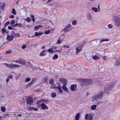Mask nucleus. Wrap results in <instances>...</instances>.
<instances>
[{"instance_id": "nucleus-19", "label": "nucleus", "mask_w": 120, "mask_h": 120, "mask_svg": "<svg viewBox=\"0 0 120 120\" xmlns=\"http://www.w3.org/2000/svg\"><path fill=\"white\" fill-rule=\"evenodd\" d=\"M63 89L67 92H69V90L66 86V85H63L62 86Z\"/></svg>"}, {"instance_id": "nucleus-1", "label": "nucleus", "mask_w": 120, "mask_h": 120, "mask_svg": "<svg viewBox=\"0 0 120 120\" xmlns=\"http://www.w3.org/2000/svg\"><path fill=\"white\" fill-rule=\"evenodd\" d=\"M114 85L113 82H111L106 85L104 88V93H108L114 87Z\"/></svg>"}, {"instance_id": "nucleus-15", "label": "nucleus", "mask_w": 120, "mask_h": 120, "mask_svg": "<svg viewBox=\"0 0 120 120\" xmlns=\"http://www.w3.org/2000/svg\"><path fill=\"white\" fill-rule=\"evenodd\" d=\"M41 106L42 109H48V107L44 103H43L41 104Z\"/></svg>"}, {"instance_id": "nucleus-58", "label": "nucleus", "mask_w": 120, "mask_h": 120, "mask_svg": "<svg viewBox=\"0 0 120 120\" xmlns=\"http://www.w3.org/2000/svg\"><path fill=\"white\" fill-rule=\"evenodd\" d=\"M14 17V16L13 15H11L10 16V17L11 18H13Z\"/></svg>"}, {"instance_id": "nucleus-35", "label": "nucleus", "mask_w": 120, "mask_h": 120, "mask_svg": "<svg viewBox=\"0 0 120 120\" xmlns=\"http://www.w3.org/2000/svg\"><path fill=\"white\" fill-rule=\"evenodd\" d=\"M54 80L52 79H49V84H53V83Z\"/></svg>"}, {"instance_id": "nucleus-46", "label": "nucleus", "mask_w": 120, "mask_h": 120, "mask_svg": "<svg viewBox=\"0 0 120 120\" xmlns=\"http://www.w3.org/2000/svg\"><path fill=\"white\" fill-rule=\"evenodd\" d=\"M108 41V40L107 39H103L101 40V41H100V42H103L105 41Z\"/></svg>"}, {"instance_id": "nucleus-55", "label": "nucleus", "mask_w": 120, "mask_h": 120, "mask_svg": "<svg viewBox=\"0 0 120 120\" xmlns=\"http://www.w3.org/2000/svg\"><path fill=\"white\" fill-rule=\"evenodd\" d=\"M41 101L40 100L38 101H37V105H39Z\"/></svg>"}, {"instance_id": "nucleus-33", "label": "nucleus", "mask_w": 120, "mask_h": 120, "mask_svg": "<svg viewBox=\"0 0 120 120\" xmlns=\"http://www.w3.org/2000/svg\"><path fill=\"white\" fill-rule=\"evenodd\" d=\"M1 110L3 112H4L6 110V109L4 106H2L1 108Z\"/></svg>"}, {"instance_id": "nucleus-51", "label": "nucleus", "mask_w": 120, "mask_h": 120, "mask_svg": "<svg viewBox=\"0 0 120 120\" xmlns=\"http://www.w3.org/2000/svg\"><path fill=\"white\" fill-rule=\"evenodd\" d=\"M50 30H48L46 31L45 32V34H49V32H50Z\"/></svg>"}, {"instance_id": "nucleus-14", "label": "nucleus", "mask_w": 120, "mask_h": 120, "mask_svg": "<svg viewBox=\"0 0 120 120\" xmlns=\"http://www.w3.org/2000/svg\"><path fill=\"white\" fill-rule=\"evenodd\" d=\"M86 85H89L93 83V81L92 79H86Z\"/></svg>"}, {"instance_id": "nucleus-10", "label": "nucleus", "mask_w": 120, "mask_h": 120, "mask_svg": "<svg viewBox=\"0 0 120 120\" xmlns=\"http://www.w3.org/2000/svg\"><path fill=\"white\" fill-rule=\"evenodd\" d=\"M114 23L116 26H120V18L119 17L116 18L115 21Z\"/></svg>"}, {"instance_id": "nucleus-29", "label": "nucleus", "mask_w": 120, "mask_h": 120, "mask_svg": "<svg viewBox=\"0 0 120 120\" xmlns=\"http://www.w3.org/2000/svg\"><path fill=\"white\" fill-rule=\"evenodd\" d=\"M99 70L101 72H103L105 71V68L104 67H101L100 68Z\"/></svg>"}, {"instance_id": "nucleus-27", "label": "nucleus", "mask_w": 120, "mask_h": 120, "mask_svg": "<svg viewBox=\"0 0 120 120\" xmlns=\"http://www.w3.org/2000/svg\"><path fill=\"white\" fill-rule=\"evenodd\" d=\"M42 32H36L35 33V36H38L39 35H40L42 34Z\"/></svg>"}, {"instance_id": "nucleus-20", "label": "nucleus", "mask_w": 120, "mask_h": 120, "mask_svg": "<svg viewBox=\"0 0 120 120\" xmlns=\"http://www.w3.org/2000/svg\"><path fill=\"white\" fill-rule=\"evenodd\" d=\"M87 19L89 20H90L92 19V17L90 13H88L87 15Z\"/></svg>"}, {"instance_id": "nucleus-53", "label": "nucleus", "mask_w": 120, "mask_h": 120, "mask_svg": "<svg viewBox=\"0 0 120 120\" xmlns=\"http://www.w3.org/2000/svg\"><path fill=\"white\" fill-rule=\"evenodd\" d=\"M26 47V45L24 44L23 45L22 47V49H25Z\"/></svg>"}, {"instance_id": "nucleus-39", "label": "nucleus", "mask_w": 120, "mask_h": 120, "mask_svg": "<svg viewBox=\"0 0 120 120\" xmlns=\"http://www.w3.org/2000/svg\"><path fill=\"white\" fill-rule=\"evenodd\" d=\"M31 17L32 18V20L33 22H34L35 21V20L34 15H31Z\"/></svg>"}, {"instance_id": "nucleus-25", "label": "nucleus", "mask_w": 120, "mask_h": 120, "mask_svg": "<svg viewBox=\"0 0 120 120\" xmlns=\"http://www.w3.org/2000/svg\"><path fill=\"white\" fill-rule=\"evenodd\" d=\"M80 114L79 113H77L75 115V120H78Z\"/></svg>"}, {"instance_id": "nucleus-59", "label": "nucleus", "mask_w": 120, "mask_h": 120, "mask_svg": "<svg viewBox=\"0 0 120 120\" xmlns=\"http://www.w3.org/2000/svg\"><path fill=\"white\" fill-rule=\"evenodd\" d=\"M10 23V22L9 21H8L6 22L5 24H6V25L7 26Z\"/></svg>"}, {"instance_id": "nucleus-56", "label": "nucleus", "mask_w": 120, "mask_h": 120, "mask_svg": "<svg viewBox=\"0 0 120 120\" xmlns=\"http://www.w3.org/2000/svg\"><path fill=\"white\" fill-rule=\"evenodd\" d=\"M33 80H32V81L31 82H30V83H29L28 85H27V86H30L33 83Z\"/></svg>"}, {"instance_id": "nucleus-61", "label": "nucleus", "mask_w": 120, "mask_h": 120, "mask_svg": "<svg viewBox=\"0 0 120 120\" xmlns=\"http://www.w3.org/2000/svg\"><path fill=\"white\" fill-rule=\"evenodd\" d=\"M16 115H17V116H20V117H21L22 116L21 115V114L18 115V114H15V116Z\"/></svg>"}, {"instance_id": "nucleus-43", "label": "nucleus", "mask_w": 120, "mask_h": 120, "mask_svg": "<svg viewBox=\"0 0 120 120\" xmlns=\"http://www.w3.org/2000/svg\"><path fill=\"white\" fill-rule=\"evenodd\" d=\"M8 29L9 30H14L15 29L14 28L12 27L11 26H8Z\"/></svg>"}, {"instance_id": "nucleus-50", "label": "nucleus", "mask_w": 120, "mask_h": 120, "mask_svg": "<svg viewBox=\"0 0 120 120\" xmlns=\"http://www.w3.org/2000/svg\"><path fill=\"white\" fill-rule=\"evenodd\" d=\"M62 43L61 41V40H58L56 43L58 44H60Z\"/></svg>"}, {"instance_id": "nucleus-49", "label": "nucleus", "mask_w": 120, "mask_h": 120, "mask_svg": "<svg viewBox=\"0 0 120 120\" xmlns=\"http://www.w3.org/2000/svg\"><path fill=\"white\" fill-rule=\"evenodd\" d=\"M76 53L77 54L78 53H79L80 50H81L79 49H78L77 47H76Z\"/></svg>"}, {"instance_id": "nucleus-52", "label": "nucleus", "mask_w": 120, "mask_h": 120, "mask_svg": "<svg viewBox=\"0 0 120 120\" xmlns=\"http://www.w3.org/2000/svg\"><path fill=\"white\" fill-rule=\"evenodd\" d=\"M30 80V78H29L28 77L27 78H26L25 80L26 81V82H28Z\"/></svg>"}, {"instance_id": "nucleus-38", "label": "nucleus", "mask_w": 120, "mask_h": 120, "mask_svg": "<svg viewBox=\"0 0 120 120\" xmlns=\"http://www.w3.org/2000/svg\"><path fill=\"white\" fill-rule=\"evenodd\" d=\"M26 21L28 22H30L31 21V19L29 17H28L26 19Z\"/></svg>"}, {"instance_id": "nucleus-26", "label": "nucleus", "mask_w": 120, "mask_h": 120, "mask_svg": "<svg viewBox=\"0 0 120 120\" xmlns=\"http://www.w3.org/2000/svg\"><path fill=\"white\" fill-rule=\"evenodd\" d=\"M1 31L2 34H4V33H5L6 34L8 33V32L4 28H3L2 29Z\"/></svg>"}, {"instance_id": "nucleus-34", "label": "nucleus", "mask_w": 120, "mask_h": 120, "mask_svg": "<svg viewBox=\"0 0 120 120\" xmlns=\"http://www.w3.org/2000/svg\"><path fill=\"white\" fill-rule=\"evenodd\" d=\"M12 14L13 15H16V11L14 8H13L12 9Z\"/></svg>"}, {"instance_id": "nucleus-22", "label": "nucleus", "mask_w": 120, "mask_h": 120, "mask_svg": "<svg viewBox=\"0 0 120 120\" xmlns=\"http://www.w3.org/2000/svg\"><path fill=\"white\" fill-rule=\"evenodd\" d=\"M12 35L15 38L19 37L20 36L19 34V33H14V34H12Z\"/></svg>"}, {"instance_id": "nucleus-42", "label": "nucleus", "mask_w": 120, "mask_h": 120, "mask_svg": "<svg viewBox=\"0 0 120 120\" xmlns=\"http://www.w3.org/2000/svg\"><path fill=\"white\" fill-rule=\"evenodd\" d=\"M15 23V20H12L10 22V24L11 25L14 24Z\"/></svg>"}, {"instance_id": "nucleus-36", "label": "nucleus", "mask_w": 120, "mask_h": 120, "mask_svg": "<svg viewBox=\"0 0 120 120\" xmlns=\"http://www.w3.org/2000/svg\"><path fill=\"white\" fill-rule=\"evenodd\" d=\"M107 26L109 29H111L113 27V26L111 24H109Z\"/></svg>"}, {"instance_id": "nucleus-17", "label": "nucleus", "mask_w": 120, "mask_h": 120, "mask_svg": "<svg viewBox=\"0 0 120 120\" xmlns=\"http://www.w3.org/2000/svg\"><path fill=\"white\" fill-rule=\"evenodd\" d=\"M14 38L13 36L12 35L11 36L8 35L7 36V39L8 41H11L13 40Z\"/></svg>"}, {"instance_id": "nucleus-3", "label": "nucleus", "mask_w": 120, "mask_h": 120, "mask_svg": "<svg viewBox=\"0 0 120 120\" xmlns=\"http://www.w3.org/2000/svg\"><path fill=\"white\" fill-rule=\"evenodd\" d=\"M72 28V27L71 25L70 24H68L65 26L64 28L62 30L61 32L64 31V33H66L67 32L70 30Z\"/></svg>"}, {"instance_id": "nucleus-57", "label": "nucleus", "mask_w": 120, "mask_h": 120, "mask_svg": "<svg viewBox=\"0 0 120 120\" xmlns=\"http://www.w3.org/2000/svg\"><path fill=\"white\" fill-rule=\"evenodd\" d=\"M94 81L96 83H97L98 82H99V80H97V79H95L94 80Z\"/></svg>"}, {"instance_id": "nucleus-4", "label": "nucleus", "mask_w": 120, "mask_h": 120, "mask_svg": "<svg viewBox=\"0 0 120 120\" xmlns=\"http://www.w3.org/2000/svg\"><path fill=\"white\" fill-rule=\"evenodd\" d=\"M77 80L81 85H86V79H77Z\"/></svg>"}, {"instance_id": "nucleus-12", "label": "nucleus", "mask_w": 120, "mask_h": 120, "mask_svg": "<svg viewBox=\"0 0 120 120\" xmlns=\"http://www.w3.org/2000/svg\"><path fill=\"white\" fill-rule=\"evenodd\" d=\"M99 78L100 79H102L104 81L108 80V79H107V76L103 74L100 75Z\"/></svg>"}, {"instance_id": "nucleus-5", "label": "nucleus", "mask_w": 120, "mask_h": 120, "mask_svg": "<svg viewBox=\"0 0 120 120\" xmlns=\"http://www.w3.org/2000/svg\"><path fill=\"white\" fill-rule=\"evenodd\" d=\"M3 65H6V67L10 68H13L14 67H18L19 68V65L14 64H7L6 63H4L3 64Z\"/></svg>"}, {"instance_id": "nucleus-64", "label": "nucleus", "mask_w": 120, "mask_h": 120, "mask_svg": "<svg viewBox=\"0 0 120 120\" xmlns=\"http://www.w3.org/2000/svg\"><path fill=\"white\" fill-rule=\"evenodd\" d=\"M9 81V79L8 78L6 79V82H8Z\"/></svg>"}, {"instance_id": "nucleus-24", "label": "nucleus", "mask_w": 120, "mask_h": 120, "mask_svg": "<svg viewBox=\"0 0 120 120\" xmlns=\"http://www.w3.org/2000/svg\"><path fill=\"white\" fill-rule=\"evenodd\" d=\"M46 50H43L41 51L40 54V56H45V55L44 54V52L46 51Z\"/></svg>"}, {"instance_id": "nucleus-2", "label": "nucleus", "mask_w": 120, "mask_h": 120, "mask_svg": "<svg viewBox=\"0 0 120 120\" xmlns=\"http://www.w3.org/2000/svg\"><path fill=\"white\" fill-rule=\"evenodd\" d=\"M103 91L99 92L98 94L93 96L92 97V101L94 100L97 101L99 99H101L103 97Z\"/></svg>"}, {"instance_id": "nucleus-8", "label": "nucleus", "mask_w": 120, "mask_h": 120, "mask_svg": "<svg viewBox=\"0 0 120 120\" xmlns=\"http://www.w3.org/2000/svg\"><path fill=\"white\" fill-rule=\"evenodd\" d=\"M93 118L92 115L90 114H86L85 116V119L86 120H92Z\"/></svg>"}, {"instance_id": "nucleus-18", "label": "nucleus", "mask_w": 120, "mask_h": 120, "mask_svg": "<svg viewBox=\"0 0 120 120\" xmlns=\"http://www.w3.org/2000/svg\"><path fill=\"white\" fill-rule=\"evenodd\" d=\"M105 53V52L104 50H100L99 51V53L98 55L99 56L102 57L103 56V55Z\"/></svg>"}, {"instance_id": "nucleus-6", "label": "nucleus", "mask_w": 120, "mask_h": 120, "mask_svg": "<svg viewBox=\"0 0 120 120\" xmlns=\"http://www.w3.org/2000/svg\"><path fill=\"white\" fill-rule=\"evenodd\" d=\"M115 53L114 51H112L111 52H105V54L107 55L108 58H111L114 57Z\"/></svg>"}, {"instance_id": "nucleus-54", "label": "nucleus", "mask_w": 120, "mask_h": 120, "mask_svg": "<svg viewBox=\"0 0 120 120\" xmlns=\"http://www.w3.org/2000/svg\"><path fill=\"white\" fill-rule=\"evenodd\" d=\"M8 78L9 79H11L13 78V76L12 75H10L8 76Z\"/></svg>"}, {"instance_id": "nucleus-32", "label": "nucleus", "mask_w": 120, "mask_h": 120, "mask_svg": "<svg viewBox=\"0 0 120 120\" xmlns=\"http://www.w3.org/2000/svg\"><path fill=\"white\" fill-rule=\"evenodd\" d=\"M58 56L57 55L55 54L53 56L52 59L53 60H55L57 59L58 58Z\"/></svg>"}, {"instance_id": "nucleus-48", "label": "nucleus", "mask_w": 120, "mask_h": 120, "mask_svg": "<svg viewBox=\"0 0 120 120\" xmlns=\"http://www.w3.org/2000/svg\"><path fill=\"white\" fill-rule=\"evenodd\" d=\"M58 90L60 92V93H62L63 92V91L61 89V86L60 87H58Z\"/></svg>"}, {"instance_id": "nucleus-31", "label": "nucleus", "mask_w": 120, "mask_h": 120, "mask_svg": "<svg viewBox=\"0 0 120 120\" xmlns=\"http://www.w3.org/2000/svg\"><path fill=\"white\" fill-rule=\"evenodd\" d=\"M92 9L95 12H97L98 11V9L97 8L95 7H92Z\"/></svg>"}, {"instance_id": "nucleus-63", "label": "nucleus", "mask_w": 120, "mask_h": 120, "mask_svg": "<svg viewBox=\"0 0 120 120\" xmlns=\"http://www.w3.org/2000/svg\"><path fill=\"white\" fill-rule=\"evenodd\" d=\"M18 25H19V26H21L22 25V24L21 23H19L18 24Z\"/></svg>"}, {"instance_id": "nucleus-44", "label": "nucleus", "mask_w": 120, "mask_h": 120, "mask_svg": "<svg viewBox=\"0 0 120 120\" xmlns=\"http://www.w3.org/2000/svg\"><path fill=\"white\" fill-rule=\"evenodd\" d=\"M77 23V21L75 20H74L72 21V24L73 25H75Z\"/></svg>"}, {"instance_id": "nucleus-41", "label": "nucleus", "mask_w": 120, "mask_h": 120, "mask_svg": "<svg viewBox=\"0 0 120 120\" xmlns=\"http://www.w3.org/2000/svg\"><path fill=\"white\" fill-rule=\"evenodd\" d=\"M47 51L49 53H52L53 52L52 51V49H47Z\"/></svg>"}, {"instance_id": "nucleus-13", "label": "nucleus", "mask_w": 120, "mask_h": 120, "mask_svg": "<svg viewBox=\"0 0 120 120\" xmlns=\"http://www.w3.org/2000/svg\"><path fill=\"white\" fill-rule=\"evenodd\" d=\"M60 82L63 83L64 85H66L67 81L66 79L63 78H60L59 79Z\"/></svg>"}, {"instance_id": "nucleus-62", "label": "nucleus", "mask_w": 120, "mask_h": 120, "mask_svg": "<svg viewBox=\"0 0 120 120\" xmlns=\"http://www.w3.org/2000/svg\"><path fill=\"white\" fill-rule=\"evenodd\" d=\"M118 89H120V84H119L117 86Z\"/></svg>"}, {"instance_id": "nucleus-30", "label": "nucleus", "mask_w": 120, "mask_h": 120, "mask_svg": "<svg viewBox=\"0 0 120 120\" xmlns=\"http://www.w3.org/2000/svg\"><path fill=\"white\" fill-rule=\"evenodd\" d=\"M56 94L55 93L53 92L51 94V96L52 98H54L56 97Z\"/></svg>"}, {"instance_id": "nucleus-11", "label": "nucleus", "mask_w": 120, "mask_h": 120, "mask_svg": "<svg viewBox=\"0 0 120 120\" xmlns=\"http://www.w3.org/2000/svg\"><path fill=\"white\" fill-rule=\"evenodd\" d=\"M77 87V85L76 84H73L71 85L70 86L71 90V91H74L76 90Z\"/></svg>"}, {"instance_id": "nucleus-7", "label": "nucleus", "mask_w": 120, "mask_h": 120, "mask_svg": "<svg viewBox=\"0 0 120 120\" xmlns=\"http://www.w3.org/2000/svg\"><path fill=\"white\" fill-rule=\"evenodd\" d=\"M12 61L20 63L22 65H25L26 64L25 61L24 60H22V59L20 58L17 59L16 61L13 60Z\"/></svg>"}, {"instance_id": "nucleus-47", "label": "nucleus", "mask_w": 120, "mask_h": 120, "mask_svg": "<svg viewBox=\"0 0 120 120\" xmlns=\"http://www.w3.org/2000/svg\"><path fill=\"white\" fill-rule=\"evenodd\" d=\"M107 55L105 56H102L103 59L104 60H106L107 59Z\"/></svg>"}, {"instance_id": "nucleus-45", "label": "nucleus", "mask_w": 120, "mask_h": 120, "mask_svg": "<svg viewBox=\"0 0 120 120\" xmlns=\"http://www.w3.org/2000/svg\"><path fill=\"white\" fill-rule=\"evenodd\" d=\"M42 100L43 101L46 103H47L49 102V101L47 100L43 99Z\"/></svg>"}, {"instance_id": "nucleus-60", "label": "nucleus", "mask_w": 120, "mask_h": 120, "mask_svg": "<svg viewBox=\"0 0 120 120\" xmlns=\"http://www.w3.org/2000/svg\"><path fill=\"white\" fill-rule=\"evenodd\" d=\"M78 49H80V50H81L82 48V47L81 46H79L78 47H77Z\"/></svg>"}, {"instance_id": "nucleus-21", "label": "nucleus", "mask_w": 120, "mask_h": 120, "mask_svg": "<svg viewBox=\"0 0 120 120\" xmlns=\"http://www.w3.org/2000/svg\"><path fill=\"white\" fill-rule=\"evenodd\" d=\"M42 27V25H41L36 26L34 27V30L35 31H36L38 30V29Z\"/></svg>"}, {"instance_id": "nucleus-23", "label": "nucleus", "mask_w": 120, "mask_h": 120, "mask_svg": "<svg viewBox=\"0 0 120 120\" xmlns=\"http://www.w3.org/2000/svg\"><path fill=\"white\" fill-rule=\"evenodd\" d=\"M92 58L95 60H99L100 59V58L98 56L96 55L93 56Z\"/></svg>"}, {"instance_id": "nucleus-28", "label": "nucleus", "mask_w": 120, "mask_h": 120, "mask_svg": "<svg viewBox=\"0 0 120 120\" xmlns=\"http://www.w3.org/2000/svg\"><path fill=\"white\" fill-rule=\"evenodd\" d=\"M97 107V106L96 105H92L91 107V109L92 110H94Z\"/></svg>"}, {"instance_id": "nucleus-37", "label": "nucleus", "mask_w": 120, "mask_h": 120, "mask_svg": "<svg viewBox=\"0 0 120 120\" xmlns=\"http://www.w3.org/2000/svg\"><path fill=\"white\" fill-rule=\"evenodd\" d=\"M31 109H32L34 110L35 111H37L38 110V109L37 108H34L33 107H30L29 108V109L30 110H31Z\"/></svg>"}, {"instance_id": "nucleus-9", "label": "nucleus", "mask_w": 120, "mask_h": 120, "mask_svg": "<svg viewBox=\"0 0 120 120\" xmlns=\"http://www.w3.org/2000/svg\"><path fill=\"white\" fill-rule=\"evenodd\" d=\"M27 104L29 105H31L33 102V99L31 97H28L26 99Z\"/></svg>"}, {"instance_id": "nucleus-40", "label": "nucleus", "mask_w": 120, "mask_h": 120, "mask_svg": "<svg viewBox=\"0 0 120 120\" xmlns=\"http://www.w3.org/2000/svg\"><path fill=\"white\" fill-rule=\"evenodd\" d=\"M12 52V51L11 50H7L6 51V54H9L11 53Z\"/></svg>"}, {"instance_id": "nucleus-16", "label": "nucleus", "mask_w": 120, "mask_h": 120, "mask_svg": "<svg viewBox=\"0 0 120 120\" xmlns=\"http://www.w3.org/2000/svg\"><path fill=\"white\" fill-rule=\"evenodd\" d=\"M114 64L117 66L120 65V58H118L117 59V60L115 62Z\"/></svg>"}]
</instances>
